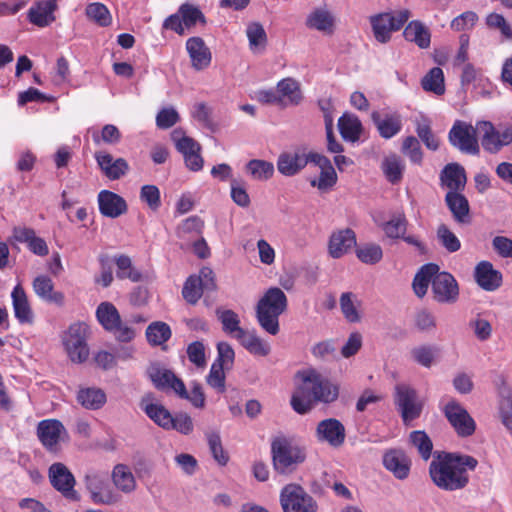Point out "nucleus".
I'll use <instances>...</instances> for the list:
<instances>
[{"mask_svg": "<svg viewBox=\"0 0 512 512\" xmlns=\"http://www.w3.org/2000/svg\"><path fill=\"white\" fill-rule=\"evenodd\" d=\"M478 460L458 452H436L429 464V476L440 490L454 492L467 487L469 472L474 471Z\"/></svg>", "mask_w": 512, "mask_h": 512, "instance_id": "nucleus-1", "label": "nucleus"}, {"mask_svg": "<svg viewBox=\"0 0 512 512\" xmlns=\"http://www.w3.org/2000/svg\"><path fill=\"white\" fill-rule=\"evenodd\" d=\"M339 387L313 368L295 374V390L290 404L298 414L308 413L316 403L330 404L337 400Z\"/></svg>", "mask_w": 512, "mask_h": 512, "instance_id": "nucleus-2", "label": "nucleus"}, {"mask_svg": "<svg viewBox=\"0 0 512 512\" xmlns=\"http://www.w3.org/2000/svg\"><path fill=\"white\" fill-rule=\"evenodd\" d=\"M287 297L278 287L267 290L256 306V318L261 328L271 335L278 334L279 317L287 309Z\"/></svg>", "mask_w": 512, "mask_h": 512, "instance_id": "nucleus-3", "label": "nucleus"}, {"mask_svg": "<svg viewBox=\"0 0 512 512\" xmlns=\"http://www.w3.org/2000/svg\"><path fill=\"white\" fill-rule=\"evenodd\" d=\"M271 453L274 469L281 474L292 472L306 459L305 449L285 438H278L272 442Z\"/></svg>", "mask_w": 512, "mask_h": 512, "instance_id": "nucleus-4", "label": "nucleus"}, {"mask_svg": "<svg viewBox=\"0 0 512 512\" xmlns=\"http://www.w3.org/2000/svg\"><path fill=\"white\" fill-rule=\"evenodd\" d=\"M394 404L405 426H411L424 408V401L417 391L407 384H397L394 388Z\"/></svg>", "mask_w": 512, "mask_h": 512, "instance_id": "nucleus-5", "label": "nucleus"}, {"mask_svg": "<svg viewBox=\"0 0 512 512\" xmlns=\"http://www.w3.org/2000/svg\"><path fill=\"white\" fill-rule=\"evenodd\" d=\"M88 326L77 322L69 326L62 337L63 345L70 360L74 363H83L88 359L87 345Z\"/></svg>", "mask_w": 512, "mask_h": 512, "instance_id": "nucleus-6", "label": "nucleus"}, {"mask_svg": "<svg viewBox=\"0 0 512 512\" xmlns=\"http://www.w3.org/2000/svg\"><path fill=\"white\" fill-rule=\"evenodd\" d=\"M280 504L284 512L318 511V504L315 499L297 484H288L282 488Z\"/></svg>", "mask_w": 512, "mask_h": 512, "instance_id": "nucleus-7", "label": "nucleus"}, {"mask_svg": "<svg viewBox=\"0 0 512 512\" xmlns=\"http://www.w3.org/2000/svg\"><path fill=\"white\" fill-rule=\"evenodd\" d=\"M476 126L463 121H456L449 131L452 146L465 154L478 155L480 152Z\"/></svg>", "mask_w": 512, "mask_h": 512, "instance_id": "nucleus-8", "label": "nucleus"}, {"mask_svg": "<svg viewBox=\"0 0 512 512\" xmlns=\"http://www.w3.org/2000/svg\"><path fill=\"white\" fill-rule=\"evenodd\" d=\"M443 412L460 437H469L475 432L476 423L474 419L459 402L450 400L444 406Z\"/></svg>", "mask_w": 512, "mask_h": 512, "instance_id": "nucleus-9", "label": "nucleus"}, {"mask_svg": "<svg viewBox=\"0 0 512 512\" xmlns=\"http://www.w3.org/2000/svg\"><path fill=\"white\" fill-rule=\"evenodd\" d=\"M316 154L317 152L307 151L304 147L296 148L292 152L281 153L277 160V169L284 176H294L308 163H312V158Z\"/></svg>", "mask_w": 512, "mask_h": 512, "instance_id": "nucleus-10", "label": "nucleus"}, {"mask_svg": "<svg viewBox=\"0 0 512 512\" xmlns=\"http://www.w3.org/2000/svg\"><path fill=\"white\" fill-rule=\"evenodd\" d=\"M37 436L48 451L56 452L59 442L68 438V432L59 420L46 419L38 423Z\"/></svg>", "mask_w": 512, "mask_h": 512, "instance_id": "nucleus-11", "label": "nucleus"}, {"mask_svg": "<svg viewBox=\"0 0 512 512\" xmlns=\"http://www.w3.org/2000/svg\"><path fill=\"white\" fill-rule=\"evenodd\" d=\"M433 299L438 303L452 304L458 300L459 286L448 272H436L432 281Z\"/></svg>", "mask_w": 512, "mask_h": 512, "instance_id": "nucleus-12", "label": "nucleus"}, {"mask_svg": "<svg viewBox=\"0 0 512 512\" xmlns=\"http://www.w3.org/2000/svg\"><path fill=\"white\" fill-rule=\"evenodd\" d=\"M48 476L51 485L65 498L70 500L78 499L77 493L74 490L75 478L63 463H53L49 467Z\"/></svg>", "mask_w": 512, "mask_h": 512, "instance_id": "nucleus-13", "label": "nucleus"}, {"mask_svg": "<svg viewBox=\"0 0 512 512\" xmlns=\"http://www.w3.org/2000/svg\"><path fill=\"white\" fill-rule=\"evenodd\" d=\"M346 437L344 425L335 418L320 421L316 428V438L320 442H326L332 447L341 446Z\"/></svg>", "mask_w": 512, "mask_h": 512, "instance_id": "nucleus-14", "label": "nucleus"}, {"mask_svg": "<svg viewBox=\"0 0 512 512\" xmlns=\"http://www.w3.org/2000/svg\"><path fill=\"white\" fill-rule=\"evenodd\" d=\"M85 484L95 504L112 505L117 502V496L101 476L97 474L87 475Z\"/></svg>", "mask_w": 512, "mask_h": 512, "instance_id": "nucleus-15", "label": "nucleus"}, {"mask_svg": "<svg viewBox=\"0 0 512 512\" xmlns=\"http://www.w3.org/2000/svg\"><path fill=\"white\" fill-rule=\"evenodd\" d=\"M57 8V0H39L30 7L27 18L35 26L47 27L56 20Z\"/></svg>", "mask_w": 512, "mask_h": 512, "instance_id": "nucleus-16", "label": "nucleus"}, {"mask_svg": "<svg viewBox=\"0 0 512 512\" xmlns=\"http://www.w3.org/2000/svg\"><path fill=\"white\" fill-rule=\"evenodd\" d=\"M94 157L101 171L110 180L121 178L129 170V165L124 158L114 159L108 152L97 151Z\"/></svg>", "mask_w": 512, "mask_h": 512, "instance_id": "nucleus-17", "label": "nucleus"}, {"mask_svg": "<svg viewBox=\"0 0 512 512\" xmlns=\"http://www.w3.org/2000/svg\"><path fill=\"white\" fill-rule=\"evenodd\" d=\"M384 467L400 480L409 476L411 461L404 451L391 449L383 455Z\"/></svg>", "mask_w": 512, "mask_h": 512, "instance_id": "nucleus-18", "label": "nucleus"}, {"mask_svg": "<svg viewBox=\"0 0 512 512\" xmlns=\"http://www.w3.org/2000/svg\"><path fill=\"white\" fill-rule=\"evenodd\" d=\"M100 213L109 218H117L127 212V203L123 197L109 190L98 194Z\"/></svg>", "mask_w": 512, "mask_h": 512, "instance_id": "nucleus-19", "label": "nucleus"}, {"mask_svg": "<svg viewBox=\"0 0 512 512\" xmlns=\"http://www.w3.org/2000/svg\"><path fill=\"white\" fill-rule=\"evenodd\" d=\"M312 163L321 169L318 179L310 181L312 187H317L320 191L331 189L337 182V174L331 161L324 155L317 153L312 158Z\"/></svg>", "mask_w": 512, "mask_h": 512, "instance_id": "nucleus-20", "label": "nucleus"}, {"mask_svg": "<svg viewBox=\"0 0 512 512\" xmlns=\"http://www.w3.org/2000/svg\"><path fill=\"white\" fill-rule=\"evenodd\" d=\"M474 277L477 284L486 291H495L502 284V273L494 269L489 261H481L476 265Z\"/></svg>", "mask_w": 512, "mask_h": 512, "instance_id": "nucleus-21", "label": "nucleus"}, {"mask_svg": "<svg viewBox=\"0 0 512 512\" xmlns=\"http://www.w3.org/2000/svg\"><path fill=\"white\" fill-rule=\"evenodd\" d=\"M186 50L191 59L192 67L195 70H204L210 65L212 55L202 38H189L186 42Z\"/></svg>", "mask_w": 512, "mask_h": 512, "instance_id": "nucleus-22", "label": "nucleus"}, {"mask_svg": "<svg viewBox=\"0 0 512 512\" xmlns=\"http://www.w3.org/2000/svg\"><path fill=\"white\" fill-rule=\"evenodd\" d=\"M140 408L159 427L169 430L172 425L171 413L161 404L153 403V396L147 394L140 401Z\"/></svg>", "mask_w": 512, "mask_h": 512, "instance_id": "nucleus-23", "label": "nucleus"}, {"mask_svg": "<svg viewBox=\"0 0 512 512\" xmlns=\"http://www.w3.org/2000/svg\"><path fill=\"white\" fill-rule=\"evenodd\" d=\"M277 91L280 98V107L297 106L303 100L300 84L293 78H284L277 83Z\"/></svg>", "mask_w": 512, "mask_h": 512, "instance_id": "nucleus-24", "label": "nucleus"}, {"mask_svg": "<svg viewBox=\"0 0 512 512\" xmlns=\"http://www.w3.org/2000/svg\"><path fill=\"white\" fill-rule=\"evenodd\" d=\"M355 245L356 234L352 229L346 228L339 230L330 236L329 254L333 258H340Z\"/></svg>", "mask_w": 512, "mask_h": 512, "instance_id": "nucleus-25", "label": "nucleus"}, {"mask_svg": "<svg viewBox=\"0 0 512 512\" xmlns=\"http://www.w3.org/2000/svg\"><path fill=\"white\" fill-rule=\"evenodd\" d=\"M466 180L465 169L458 163L447 164L440 173L441 185L449 191H463Z\"/></svg>", "mask_w": 512, "mask_h": 512, "instance_id": "nucleus-26", "label": "nucleus"}, {"mask_svg": "<svg viewBox=\"0 0 512 512\" xmlns=\"http://www.w3.org/2000/svg\"><path fill=\"white\" fill-rule=\"evenodd\" d=\"M371 118L380 136L384 139H390L397 135L402 129V120L399 114H385L383 117L377 111L371 114Z\"/></svg>", "mask_w": 512, "mask_h": 512, "instance_id": "nucleus-27", "label": "nucleus"}, {"mask_svg": "<svg viewBox=\"0 0 512 512\" xmlns=\"http://www.w3.org/2000/svg\"><path fill=\"white\" fill-rule=\"evenodd\" d=\"M445 203L451 211L456 222L465 224L470 222V206L467 198L458 191H448L445 196Z\"/></svg>", "mask_w": 512, "mask_h": 512, "instance_id": "nucleus-28", "label": "nucleus"}, {"mask_svg": "<svg viewBox=\"0 0 512 512\" xmlns=\"http://www.w3.org/2000/svg\"><path fill=\"white\" fill-rule=\"evenodd\" d=\"M33 290L35 294L42 300L57 304L59 306L64 304V294L60 291L54 290L53 282L48 276H37L33 280Z\"/></svg>", "mask_w": 512, "mask_h": 512, "instance_id": "nucleus-29", "label": "nucleus"}, {"mask_svg": "<svg viewBox=\"0 0 512 512\" xmlns=\"http://www.w3.org/2000/svg\"><path fill=\"white\" fill-rule=\"evenodd\" d=\"M15 317L20 323H31L33 312L27 295L20 284L16 285L11 293Z\"/></svg>", "mask_w": 512, "mask_h": 512, "instance_id": "nucleus-30", "label": "nucleus"}, {"mask_svg": "<svg viewBox=\"0 0 512 512\" xmlns=\"http://www.w3.org/2000/svg\"><path fill=\"white\" fill-rule=\"evenodd\" d=\"M105 392L97 387L80 388L77 393V401L88 410H98L106 403Z\"/></svg>", "mask_w": 512, "mask_h": 512, "instance_id": "nucleus-31", "label": "nucleus"}, {"mask_svg": "<svg viewBox=\"0 0 512 512\" xmlns=\"http://www.w3.org/2000/svg\"><path fill=\"white\" fill-rule=\"evenodd\" d=\"M476 129L481 135V144L484 150L489 153L500 151L499 131L489 121H478Z\"/></svg>", "mask_w": 512, "mask_h": 512, "instance_id": "nucleus-32", "label": "nucleus"}, {"mask_svg": "<svg viewBox=\"0 0 512 512\" xmlns=\"http://www.w3.org/2000/svg\"><path fill=\"white\" fill-rule=\"evenodd\" d=\"M381 169L391 184H397L403 178L405 162L399 155L392 153L383 159Z\"/></svg>", "mask_w": 512, "mask_h": 512, "instance_id": "nucleus-33", "label": "nucleus"}, {"mask_svg": "<svg viewBox=\"0 0 512 512\" xmlns=\"http://www.w3.org/2000/svg\"><path fill=\"white\" fill-rule=\"evenodd\" d=\"M439 266L434 263H428L423 265L416 273L413 279V290L415 294L422 298L426 295L429 284L432 285L434 274L438 272Z\"/></svg>", "mask_w": 512, "mask_h": 512, "instance_id": "nucleus-34", "label": "nucleus"}, {"mask_svg": "<svg viewBox=\"0 0 512 512\" xmlns=\"http://www.w3.org/2000/svg\"><path fill=\"white\" fill-rule=\"evenodd\" d=\"M391 13H382L370 18L372 30L377 41L386 43L391 38V32L395 31Z\"/></svg>", "mask_w": 512, "mask_h": 512, "instance_id": "nucleus-35", "label": "nucleus"}, {"mask_svg": "<svg viewBox=\"0 0 512 512\" xmlns=\"http://www.w3.org/2000/svg\"><path fill=\"white\" fill-rule=\"evenodd\" d=\"M338 128L342 138L351 142L357 141L362 132V124L359 118L348 113L339 118Z\"/></svg>", "mask_w": 512, "mask_h": 512, "instance_id": "nucleus-36", "label": "nucleus"}, {"mask_svg": "<svg viewBox=\"0 0 512 512\" xmlns=\"http://www.w3.org/2000/svg\"><path fill=\"white\" fill-rule=\"evenodd\" d=\"M440 349L436 345L423 344L411 349V359L418 365L430 368L438 359Z\"/></svg>", "mask_w": 512, "mask_h": 512, "instance_id": "nucleus-37", "label": "nucleus"}, {"mask_svg": "<svg viewBox=\"0 0 512 512\" xmlns=\"http://www.w3.org/2000/svg\"><path fill=\"white\" fill-rule=\"evenodd\" d=\"M340 309L344 318L350 323H357L361 320L359 313V307L361 301L352 292H344L340 296L339 300Z\"/></svg>", "mask_w": 512, "mask_h": 512, "instance_id": "nucleus-38", "label": "nucleus"}, {"mask_svg": "<svg viewBox=\"0 0 512 512\" xmlns=\"http://www.w3.org/2000/svg\"><path fill=\"white\" fill-rule=\"evenodd\" d=\"M114 485L124 493H131L136 488V481L130 468L124 464H118L112 472Z\"/></svg>", "mask_w": 512, "mask_h": 512, "instance_id": "nucleus-39", "label": "nucleus"}, {"mask_svg": "<svg viewBox=\"0 0 512 512\" xmlns=\"http://www.w3.org/2000/svg\"><path fill=\"white\" fill-rule=\"evenodd\" d=\"M403 35L407 41L416 43L422 49L430 45V33L421 22H410L405 27Z\"/></svg>", "mask_w": 512, "mask_h": 512, "instance_id": "nucleus-40", "label": "nucleus"}, {"mask_svg": "<svg viewBox=\"0 0 512 512\" xmlns=\"http://www.w3.org/2000/svg\"><path fill=\"white\" fill-rule=\"evenodd\" d=\"M96 317L106 331L112 330L120 323L121 317L117 308L110 302H102L96 309Z\"/></svg>", "mask_w": 512, "mask_h": 512, "instance_id": "nucleus-41", "label": "nucleus"}, {"mask_svg": "<svg viewBox=\"0 0 512 512\" xmlns=\"http://www.w3.org/2000/svg\"><path fill=\"white\" fill-rule=\"evenodd\" d=\"M408 221L403 212L394 213L391 218L381 224L385 235L390 239H400L406 234Z\"/></svg>", "mask_w": 512, "mask_h": 512, "instance_id": "nucleus-42", "label": "nucleus"}, {"mask_svg": "<svg viewBox=\"0 0 512 512\" xmlns=\"http://www.w3.org/2000/svg\"><path fill=\"white\" fill-rule=\"evenodd\" d=\"M172 335L169 325L162 321H155L148 325L146 338L150 345L159 346L167 342Z\"/></svg>", "mask_w": 512, "mask_h": 512, "instance_id": "nucleus-43", "label": "nucleus"}, {"mask_svg": "<svg viewBox=\"0 0 512 512\" xmlns=\"http://www.w3.org/2000/svg\"><path fill=\"white\" fill-rule=\"evenodd\" d=\"M171 139L174 142L176 149L183 155V157L190 153L201 152L200 144L193 138L186 136L184 131L180 128L172 131Z\"/></svg>", "mask_w": 512, "mask_h": 512, "instance_id": "nucleus-44", "label": "nucleus"}, {"mask_svg": "<svg viewBox=\"0 0 512 512\" xmlns=\"http://www.w3.org/2000/svg\"><path fill=\"white\" fill-rule=\"evenodd\" d=\"M422 88L425 91L442 95L445 92L444 74L441 68L433 67L422 79Z\"/></svg>", "mask_w": 512, "mask_h": 512, "instance_id": "nucleus-45", "label": "nucleus"}, {"mask_svg": "<svg viewBox=\"0 0 512 512\" xmlns=\"http://www.w3.org/2000/svg\"><path fill=\"white\" fill-rule=\"evenodd\" d=\"M246 171L253 179L266 181L273 176L274 165L266 160L252 159L246 164Z\"/></svg>", "mask_w": 512, "mask_h": 512, "instance_id": "nucleus-46", "label": "nucleus"}, {"mask_svg": "<svg viewBox=\"0 0 512 512\" xmlns=\"http://www.w3.org/2000/svg\"><path fill=\"white\" fill-rule=\"evenodd\" d=\"M86 17L100 27H107L112 22V16L108 8L99 2L90 3L85 9Z\"/></svg>", "mask_w": 512, "mask_h": 512, "instance_id": "nucleus-47", "label": "nucleus"}, {"mask_svg": "<svg viewBox=\"0 0 512 512\" xmlns=\"http://www.w3.org/2000/svg\"><path fill=\"white\" fill-rule=\"evenodd\" d=\"M217 317L222 324L223 331L235 337L243 328L240 327V319L236 312L230 309L216 311Z\"/></svg>", "mask_w": 512, "mask_h": 512, "instance_id": "nucleus-48", "label": "nucleus"}, {"mask_svg": "<svg viewBox=\"0 0 512 512\" xmlns=\"http://www.w3.org/2000/svg\"><path fill=\"white\" fill-rule=\"evenodd\" d=\"M117 266V277L120 279H129L132 282H140L143 275L133 265L130 257L120 255L115 259Z\"/></svg>", "mask_w": 512, "mask_h": 512, "instance_id": "nucleus-49", "label": "nucleus"}, {"mask_svg": "<svg viewBox=\"0 0 512 512\" xmlns=\"http://www.w3.org/2000/svg\"><path fill=\"white\" fill-rule=\"evenodd\" d=\"M499 412L503 425L512 433V395L509 387L500 389Z\"/></svg>", "mask_w": 512, "mask_h": 512, "instance_id": "nucleus-50", "label": "nucleus"}, {"mask_svg": "<svg viewBox=\"0 0 512 512\" xmlns=\"http://www.w3.org/2000/svg\"><path fill=\"white\" fill-rule=\"evenodd\" d=\"M357 258L365 264H376L383 257V251L380 245L375 243H367L356 249Z\"/></svg>", "mask_w": 512, "mask_h": 512, "instance_id": "nucleus-51", "label": "nucleus"}, {"mask_svg": "<svg viewBox=\"0 0 512 512\" xmlns=\"http://www.w3.org/2000/svg\"><path fill=\"white\" fill-rule=\"evenodd\" d=\"M179 14L181 15L183 24L186 28H190L194 26L197 22L202 24L206 23V19L201 10L189 3L182 4L178 9Z\"/></svg>", "mask_w": 512, "mask_h": 512, "instance_id": "nucleus-52", "label": "nucleus"}, {"mask_svg": "<svg viewBox=\"0 0 512 512\" xmlns=\"http://www.w3.org/2000/svg\"><path fill=\"white\" fill-rule=\"evenodd\" d=\"M306 24L319 31H328L333 26V18L328 11L317 9L309 15Z\"/></svg>", "mask_w": 512, "mask_h": 512, "instance_id": "nucleus-53", "label": "nucleus"}, {"mask_svg": "<svg viewBox=\"0 0 512 512\" xmlns=\"http://www.w3.org/2000/svg\"><path fill=\"white\" fill-rule=\"evenodd\" d=\"M410 442L415 446L424 460L431 456L433 444L429 436L424 431H413L410 433Z\"/></svg>", "mask_w": 512, "mask_h": 512, "instance_id": "nucleus-54", "label": "nucleus"}, {"mask_svg": "<svg viewBox=\"0 0 512 512\" xmlns=\"http://www.w3.org/2000/svg\"><path fill=\"white\" fill-rule=\"evenodd\" d=\"M437 238L441 245L450 253L457 252L461 248L460 240L445 224L438 226Z\"/></svg>", "mask_w": 512, "mask_h": 512, "instance_id": "nucleus-55", "label": "nucleus"}, {"mask_svg": "<svg viewBox=\"0 0 512 512\" xmlns=\"http://www.w3.org/2000/svg\"><path fill=\"white\" fill-rule=\"evenodd\" d=\"M149 376L157 389L166 391L169 390V386L175 374L168 369L155 366L149 369Z\"/></svg>", "mask_w": 512, "mask_h": 512, "instance_id": "nucleus-56", "label": "nucleus"}, {"mask_svg": "<svg viewBox=\"0 0 512 512\" xmlns=\"http://www.w3.org/2000/svg\"><path fill=\"white\" fill-rule=\"evenodd\" d=\"M401 151L406 155L409 160L420 165L423 159V153L421 150L418 139L414 136H408L403 140Z\"/></svg>", "mask_w": 512, "mask_h": 512, "instance_id": "nucleus-57", "label": "nucleus"}, {"mask_svg": "<svg viewBox=\"0 0 512 512\" xmlns=\"http://www.w3.org/2000/svg\"><path fill=\"white\" fill-rule=\"evenodd\" d=\"M204 289L200 285V280L196 276H190L182 289L184 299L190 304H196L201 298Z\"/></svg>", "mask_w": 512, "mask_h": 512, "instance_id": "nucleus-58", "label": "nucleus"}, {"mask_svg": "<svg viewBox=\"0 0 512 512\" xmlns=\"http://www.w3.org/2000/svg\"><path fill=\"white\" fill-rule=\"evenodd\" d=\"M140 199L153 211L158 210L161 206L160 190L155 185L142 186L140 190Z\"/></svg>", "mask_w": 512, "mask_h": 512, "instance_id": "nucleus-59", "label": "nucleus"}, {"mask_svg": "<svg viewBox=\"0 0 512 512\" xmlns=\"http://www.w3.org/2000/svg\"><path fill=\"white\" fill-rule=\"evenodd\" d=\"M224 369H227L222 364L213 363L210 372L207 376V383L219 393L225 391V373Z\"/></svg>", "mask_w": 512, "mask_h": 512, "instance_id": "nucleus-60", "label": "nucleus"}, {"mask_svg": "<svg viewBox=\"0 0 512 512\" xmlns=\"http://www.w3.org/2000/svg\"><path fill=\"white\" fill-rule=\"evenodd\" d=\"M208 445L213 458L221 466L227 464L229 457L224 451L221 443V439L218 433H210L207 435Z\"/></svg>", "mask_w": 512, "mask_h": 512, "instance_id": "nucleus-61", "label": "nucleus"}, {"mask_svg": "<svg viewBox=\"0 0 512 512\" xmlns=\"http://www.w3.org/2000/svg\"><path fill=\"white\" fill-rule=\"evenodd\" d=\"M180 119L178 112L173 107L161 109L156 116V125L160 129H169Z\"/></svg>", "mask_w": 512, "mask_h": 512, "instance_id": "nucleus-62", "label": "nucleus"}, {"mask_svg": "<svg viewBox=\"0 0 512 512\" xmlns=\"http://www.w3.org/2000/svg\"><path fill=\"white\" fill-rule=\"evenodd\" d=\"M416 132L428 149L435 151L439 148V140L433 134L430 125L427 122L418 123Z\"/></svg>", "mask_w": 512, "mask_h": 512, "instance_id": "nucleus-63", "label": "nucleus"}, {"mask_svg": "<svg viewBox=\"0 0 512 512\" xmlns=\"http://www.w3.org/2000/svg\"><path fill=\"white\" fill-rule=\"evenodd\" d=\"M93 139L95 143L103 141L106 144L115 145L120 142L121 133L115 125L107 124L102 128L100 135H93Z\"/></svg>", "mask_w": 512, "mask_h": 512, "instance_id": "nucleus-64", "label": "nucleus"}]
</instances>
